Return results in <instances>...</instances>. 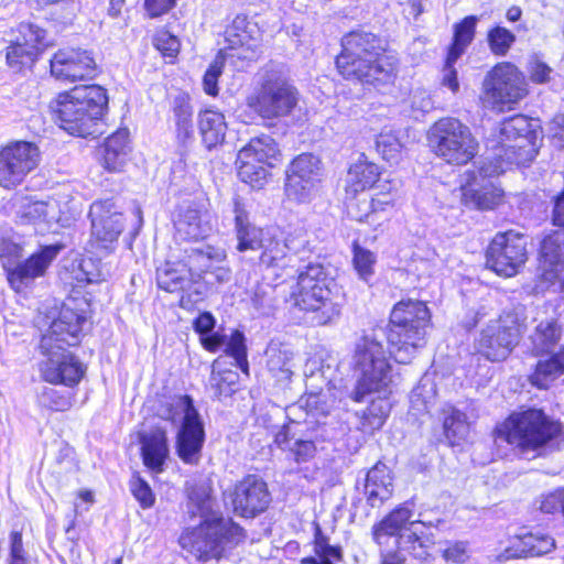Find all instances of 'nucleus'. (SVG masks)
<instances>
[{
    "mask_svg": "<svg viewBox=\"0 0 564 564\" xmlns=\"http://www.w3.org/2000/svg\"><path fill=\"white\" fill-rule=\"evenodd\" d=\"M85 322L83 315L64 307L48 332L42 336L40 348L46 359L40 364V373L44 381L66 387L79 383L86 369L64 345L75 346L79 343Z\"/></svg>",
    "mask_w": 564,
    "mask_h": 564,
    "instance_id": "f257e3e1",
    "label": "nucleus"
},
{
    "mask_svg": "<svg viewBox=\"0 0 564 564\" xmlns=\"http://www.w3.org/2000/svg\"><path fill=\"white\" fill-rule=\"evenodd\" d=\"M341 46L336 66L344 78L373 86L390 84L395 78V58L384 53L375 34L350 32L343 37Z\"/></svg>",
    "mask_w": 564,
    "mask_h": 564,
    "instance_id": "f03ea898",
    "label": "nucleus"
},
{
    "mask_svg": "<svg viewBox=\"0 0 564 564\" xmlns=\"http://www.w3.org/2000/svg\"><path fill=\"white\" fill-rule=\"evenodd\" d=\"M107 109V90L99 85L76 86L56 99L61 128L82 138L101 133Z\"/></svg>",
    "mask_w": 564,
    "mask_h": 564,
    "instance_id": "7ed1b4c3",
    "label": "nucleus"
},
{
    "mask_svg": "<svg viewBox=\"0 0 564 564\" xmlns=\"http://www.w3.org/2000/svg\"><path fill=\"white\" fill-rule=\"evenodd\" d=\"M430 322L431 313L423 301L406 299L393 306L387 339L397 362H411L416 351L425 346Z\"/></svg>",
    "mask_w": 564,
    "mask_h": 564,
    "instance_id": "20e7f679",
    "label": "nucleus"
},
{
    "mask_svg": "<svg viewBox=\"0 0 564 564\" xmlns=\"http://www.w3.org/2000/svg\"><path fill=\"white\" fill-rule=\"evenodd\" d=\"M336 283L328 278L319 263H310L300 271L297 283L292 292L294 304L306 312L314 325H326L340 314L339 294L334 292Z\"/></svg>",
    "mask_w": 564,
    "mask_h": 564,
    "instance_id": "39448f33",
    "label": "nucleus"
},
{
    "mask_svg": "<svg viewBox=\"0 0 564 564\" xmlns=\"http://www.w3.org/2000/svg\"><path fill=\"white\" fill-rule=\"evenodd\" d=\"M354 371L358 375L351 398L356 402L380 392L391 382V365L380 341L372 336H361L355 344L351 357Z\"/></svg>",
    "mask_w": 564,
    "mask_h": 564,
    "instance_id": "423d86ee",
    "label": "nucleus"
},
{
    "mask_svg": "<svg viewBox=\"0 0 564 564\" xmlns=\"http://www.w3.org/2000/svg\"><path fill=\"white\" fill-rule=\"evenodd\" d=\"M497 433L500 440L523 452L536 451L552 440L564 438L563 426L536 409L513 413Z\"/></svg>",
    "mask_w": 564,
    "mask_h": 564,
    "instance_id": "0eeeda50",
    "label": "nucleus"
},
{
    "mask_svg": "<svg viewBox=\"0 0 564 564\" xmlns=\"http://www.w3.org/2000/svg\"><path fill=\"white\" fill-rule=\"evenodd\" d=\"M158 415L166 421L182 425L176 435V453L186 464H197L204 444L205 432L199 415L188 395H174L166 400L158 410Z\"/></svg>",
    "mask_w": 564,
    "mask_h": 564,
    "instance_id": "6e6552de",
    "label": "nucleus"
},
{
    "mask_svg": "<svg viewBox=\"0 0 564 564\" xmlns=\"http://www.w3.org/2000/svg\"><path fill=\"white\" fill-rule=\"evenodd\" d=\"M429 142L435 155L452 165L467 164L479 150L470 128L453 117L442 118L430 128Z\"/></svg>",
    "mask_w": 564,
    "mask_h": 564,
    "instance_id": "1a4fd4ad",
    "label": "nucleus"
},
{
    "mask_svg": "<svg viewBox=\"0 0 564 564\" xmlns=\"http://www.w3.org/2000/svg\"><path fill=\"white\" fill-rule=\"evenodd\" d=\"M297 101L299 91L282 70L268 68L254 93L248 97L247 105L261 118L271 120L289 116Z\"/></svg>",
    "mask_w": 564,
    "mask_h": 564,
    "instance_id": "9d476101",
    "label": "nucleus"
},
{
    "mask_svg": "<svg viewBox=\"0 0 564 564\" xmlns=\"http://www.w3.org/2000/svg\"><path fill=\"white\" fill-rule=\"evenodd\" d=\"M525 316L521 308L512 307L490 319L481 329L477 349L491 361L505 360L518 346L525 329Z\"/></svg>",
    "mask_w": 564,
    "mask_h": 564,
    "instance_id": "9b49d317",
    "label": "nucleus"
},
{
    "mask_svg": "<svg viewBox=\"0 0 564 564\" xmlns=\"http://www.w3.org/2000/svg\"><path fill=\"white\" fill-rule=\"evenodd\" d=\"M311 253L306 232L303 230L290 234L284 239H279L271 231L259 256V264L265 268L281 270L295 269L300 271L301 262Z\"/></svg>",
    "mask_w": 564,
    "mask_h": 564,
    "instance_id": "f8f14e48",
    "label": "nucleus"
},
{
    "mask_svg": "<svg viewBox=\"0 0 564 564\" xmlns=\"http://www.w3.org/2000/svg\"><path fill=\"white\" fill-rule=\"evenodd\" d=\"M527 259V239L512 230L498 232L486 251V265L505 278L516 275Z\"/></svg>",
    "mask_w": 564,
    "mask_h": 564,
    "instance_id": "ddd939ff",
    "label": "nucleus"
},
{
    "mask_svg": "<svg viewBox=\"0 0 564 564\" xmlns=\"http://www.w3.org/2000/svg\"><path fill=\"white\" fill-rule=\"evenodd\" d=\"M41 161V152L35 143L15 141L0 150V186L13 189L23 183Z\"/></svg>",
    "mask_w": 564,
    "mask_h": 564,
    "instance_id": "4468645a",
    "label": "nucleus"
},
{
    "mask_svg": "<svg viewBox=\"0 0 564 564\" xmlns=\"http://www.w3.org/2000/svg\"><path fill=\"white\" fill-rule=\"evenodd\" d=\"M322 177L321 160L312 153L297 155L286 171L285 194L296 203H308L317 194Z\"/></svg>",
    "mask_w": 564,
    "mask_h": 564,
    "instance_id": "2eb2a0df",
    "label": "nucleus"
},
{
    "mask_svg": "<svg viewBox=\"0 0 564 564\" xmlns=\"http://www.w3.org/2000/svg\"><path fill=\"white\" fill-rule=\"evenodd\" d=\"M226 257L223 248L203 243L185 249L183 261L195 282L204 280L208 284H215L230 279V270L223 265Z\"/></svg>",
    "mask_w": 564,
    "mask_h": 564,
    "instance_id": "dca6fc26",
    "label": "nucleus"
},
{
    "mask_svg": "<svg viewBox=\"0 0 564 564\" xmlns=\"http://www.w3.org/2000/svg\"><path fill=\"white\" fill-rule=\"evenodd\" d=\"M96 70L97 63L93 52L82 47H62L50 59L51 75L61 82L74 83L90 79Z\"/></svg>",
    "mask_w": 564,
    "mask_h": 564,
    "instance_id": "f3484780",
    "label": "nucleus"
},
{
    "mask_svg": "<svg viewBox=\"0 0 564 564\" xmlns=\"http://www.w3.org/2000/svg\"><path fill=\"white\" fill-rule=\"evenodd\" d=\"M484 88L494 105L518 102L528 93L524 77L509 63L497 65L486 77Z\"/></svg>",
    "mask_w": 564,
    "mask_h": 564,
    "instance_id": "a211bd4d",
    "label": "nucleus"
},
{
    "mask_svg": "<svg viewBox=\"0 0 564 564\" xmlns=\"http://www.w3.org/2000/svg\"><path fill=\"white\" fill-rule=\"evenodd\" d=\"M295 421L284 424L274 436L276 446L289 460L297 465L311 462L317 453L319 435L316 430L304 429Z\"/></svg>",
    "mask_w": 564,
    "mask_h": 564,
    "instance_id": "6ab92c4d",
    "label": "nucleus"
},
{
    "mask_svg": "<svg viewBox=\"0 0 564 564\" xmlns=\"http://www.w3.org/2000/svg\"><path fill=\"white\" fill-rule=\"evenodd\" d=\"M234 512L243 518H254L271 503L268 485L257 475H248L235 485L230 494Z\"/></svg>",
    "mask_w": 564,
    "mask_h": 564,
    "instance_id": "aec40b11",
    "label": "nucleus"
},
{
    "mask_svg": "<svg viewBox=\"0 0 564 564\" xmlns=\"http://www.w3.org/2000/svg\"><path fill=\"white\" fill-rule=\"evenodd\" d=\"M91 235L98 246L109 249L123 230V216L111 199L97 200L89 209Z\"/></svg>",
    "mask_w": 564,
    "mask_h": 564,
    "instance_id": "412c9836",
    "label": "nucleus"
},
{
    "mask_svg": "<svg viewBox=\"0 0 564 564\" xmlns=\"http://www.w3.org/2000/svg\"><path fill=\"white\" fill-rule=\"evenodd\" d=\"M175 238L183 241H199L207 238L214 229L208 212L195 203L180 208L174 220Z\"/></svg>",
    "mask_w": 564,
    "mask_h": 564,
    "instance_id": "4be33fe9",
    "label": "nucleus"
},
{
    "mask_svg": "<svg viewBox=\"0 0 564 564\" xmlns=\"http://www.w3.org/2000/svg\"><path fill=\"white\" fill-rule=\"evenodd\" d=\"M542 279L551 284L564 285V229L544 237L541 243Z\"/></svg>",
    "mask_w": 564,
    "mask_h": 564,
    "instance_id": "5701e85b",
    "label": "nucleus"
},
{
    "mask_svg": "<svg viewBox=\"0 0 564 564\" xmlns=\"http://www.w3.org/2000/svg\"><path fill=\"white\" fill-rule=\"evenodd\" d=\"M57 251L58 250L54 247H46L41 252L31 256L26 261L17 264L14 268L8 267L4 262L3 268L7 271L10 285L19 292L34 279L43 275L50 263L56 257Z\"/></svg>",
    "mask_w": 564,
    "mask_h": 564,
    "instance_id": "b1692460",
    "label": "nucleus"
},
{
    "mask_svg": "<svg viewBox=\"0 0 564 564\" xmlns=\"http://www.w3.org/2000/svg\"><path fill=\"white\" fill-rule=\"evenodd\" d=\"M556 547L555 539L542 531H525L514 535L506 549L507 557L542 556Z\"/></svg>",
    "mask_w": 564,
    "mask_h": 564,
    "instance_id": "393cba45",
    "label": "nucleus"
},
{
    "mask_svg": "<svg viewBox=\"0 0 564 564\" xmlns=\"http://www.w3.org/2000/svg\"><path fill=\"white\" fill-rule=\"evenodd\" d=\"M181 543L184 547L188 546L198 558L218 557L223 553L221 539L216 534L213 519L182 535Z\"/></svg>",
    "mask_w": 564,
    "mask_h": 564,
    "instance_id": "a878e982",
    "label": "nucleus"
},
{
    "mask_svg": "<svg viewBox=\"0 0 564 564\" xmlns=\"http://www.w3.org/2000/svg\"><path fill=\"white\" fill-rule=\"evenodd\" d=\"M143 464L154 473H161L170 455L166 431L153 427L140 434Z\"/></svg>",
    "mask_w": 564,
    "mask_h": 564,
    "instance_id": "bb28decb",
    "label": "nucleus"
},
{
    "mask_svg": "<svg viewBox=\"0 0 564 564\" xmlns=\"http://www.w3.org/2000/svg\"><path fill=\"white\" fill-rule=\"evenodd\" d=\"M234 213L238 241L237 250L239 252L261 250L272 230L251 225L239 199L234 202Z\"/></svg>",
    "mask_w": 564,
    "mask_h": 564,
    "instance_id": "cd10ccee",
    "label": "nucleus"
},
{
    "mask_svg": "<svg viewBox=\"0 0 564 564\" xmlns=\"http://www.w3.org/2000/svg\"><path fill=\"white\" fill-rule=\"evenodd\" d=\"M393 482L387 465L378 462L368 473L365 484L367 502L372 508H379L392 497Z\"/></svg>",
    "mask_w": 564,
    "mask_h": 564,
    "instance_id": "c85d7f7f",
    "label": "nucleus"
},
{
    "mask_svg": "<svg viewBox=\"0 0 564 564\" xmlns=\"http://www.w3.org/2000/svg\"><path fill=\"white\" fill-rule=\"evenodd\" d=\"M18 215L22 221L33 223L41 227V230L48 229L53 224L59 221L61 209L56 199L28 200L23 203Z\"/></svg>",
    "mask_w": 564,
    "mask_h": 564,
    "instance_id": "c756f323",
    "label": "nucleus"
},
{
    "mask_svg": "<svg viewBox=\"0 0 564 564\" xmlns=\"http://www.w3.org/2000/svg\"><path fill=\"white\" fill-rule=\"evenodd\" d=\"M100 162L109 172H119L128 160L129 133L126 129L109 135L100 149Z\"/></svg>",
    "mask_w": 564,
    "mask_h": 564,
    "instance_id": "7c9ffc66",
    "label": "nucleus"
},
{
    "mask_svg": "<svg viewBox=\"0 0 564 564\" xmlns=\"http://www.w3.org/2000/svg\"><path fill=\"white\" fill-rule=\"evenodd\" d=\"M416 521L411 522L412 528L400 534L399 547L402 551L409 552L413 557L425 561L430 557V549L435 544L433 534L424 533L414 527ZM423 527H432L433 522L426 523L423 520H419Z\"/></svg>",
    "mask_w": 564,
    "mask_h": 564,
    "instance_id": "2f4dec72",
    "label": "nucleus"
},
{
    "mask_svg": "<svg viewBox=\"0 0 564 564\" xmlns=\"http://www.w3.org/2000/svg\"><path fill=\"white\" fill-rule=\"evenodd\" d=\"M156 283L160 289L174 293L189 291L193 283L196 282L192 279L189 270L183 261V263L166 262L159 268L156 270Z\"/></svg>",
    "mask_w": 564,
    "mask_h": 564,
    "instance_id": "473e14b6",
    "label": "nucleus"
},
{
    "mask_svg": "<svg viewBox=\"0 0 564 564\" xmlns=\"http://www.w3.org/2000/svg\"><path fill=\"white\" fill-rule=\"evenodd\" d=\"M563 337V326L556 318H545L538 323L530 341L535 355L553 351Z\"/></svg>",
    "mask_w": 564,
    "mask_h": 564,
    "instance_id": "72a5a7b5",
    "label": "nucleus"
},
{
    "mask_svg": "<svg viewBox=\"0 0 564 564\" xmlns=\"http://www.w3.org/2000/svg\"><path fill=\"white\" fill-rule=\"evenodd\" d=\"M198 129L205 147L213 149L225 140L227 131L225 116L215 109H205L198 115Z\"/></svg>",
    "mask_w": 564,
    "mask_h": 564,
    "instance_id": "f704fd0d",
    "label": "nucleus"
},
{
    "mask_svg": "<svg viewBox=\"0 0 564 564\" xmlns=\"http://www.w3.org/2000/svg\"><path fill=\"white\" fill-rule=\"evenodd\" d=\"M264 355L268 370L278 381L291 379L293 373V352L286 345L271 340Z\"/></svg>",
    "mask_w": 564,
    "mask_h": 564,
    "instance_id": "c9c22d12",
    "label": "nucleus"
},
{
    "mask_svg": "<svg viewBox=\"0 0 564 564\" xmlns=\"http://www.w3.org/2000/svg\"><path fill=\"white\" fill-rule=\"evenodd\" d=\"M239 151L242 153V159L251 158L265 166H274L281 155L275 140L267 134L252 138Z\"/></svg>",
    "mask_w": 564,
    "mask_h": 564,
    "instance_id": "e433bc0d",
    "label": "nucleus"
},
{
    "mask_svg": "<svg viewBox=\"0 0 564 564\" xmlns=\"http://www.w3.org/2000/svg\"><path fill=\"white\" fill-rule=\"evenodd\" d=\"M378 177L379 169L375 163L358 161L348 171L347 194H362L378 181Z\"/></svg>",
    "mask_w": 564,
    "mask_h": 564,
    "instance_id": "4c0bfd02",
    "label": "nucleus"
},
{
    "mask_svg": "<svg viewBox=\"0 0 564 564\" xmlns=\"http://www.w3.org/2000/svg\"><path fill=\"white\" fill-rule=\"evenodd\" d=\"M464 202L467 206L481 210L494 209L502 200V191L491 182L479 188L470 184L464 188Z\"/></svg>",
    "mask_w": 564,
    "mask_h": 564,
    "instance_id": "58836bf2",
    "label": "nucleus"
},
{
    "mask_svg": "<svg viewBox=\"0 0 564 564\" xmlns=\"http://www.w3.org/2000/svg\"><path fill=\"white\" fill-rule=\"evenodd\" d=\"M564 375V346L558 354L536 364L531 382L539 388H547L551 382ZM564 382V378H563Z\"/></svg>",
    "mask_w": 564,
    "mask_h": 564,
    "instance_id": "ea45409f",
    "label": "nucleus"
},
{
    "mask_svg": "<svg viewBox=\"0 0 564 564\" xmlns=\"http://www.w3.org/2000/svg\"><path fill=\"white\" fill-rule=\"evenodd\" d=\"M313 551V555L301 560L302 564H334L343 557L341 549L329 544L328 538L323 534L318 525L314 535Z\"/></svg>",
    "mask_w": 564,
    "mask_h": 564,
    "instance_id": "a19ab883",
    "label": "nucleus"
},
{
    "mask_svg": "<svg viewBox=\"0 0 564 564\" xmlns=\"http://www.w3.org/2000/svg\"><path fill=\"white\" fill-rule=\"evenodd\" d=\"M443 429L446 438L451 443L465 440L470 430V423L467 415L454 406H447L443 410Z\"/></svg>",
    "mask_w": 564,
    "mask_h": 564,
    "instance_id": "79ce46f5",
    "label": "nucleus"
},
{
    "mask_svg": "<svg viewBox=\"0 0 564 564\" xmlns=\"http://www.w3.org/2000/svg\"><path fill=\"white\" fill-rule=\"evenodd\" d=\"M532 127L530 120L522 115H517L503 120L500 124L499 148L502 143H518L521 138L532 139Z\"/></svg>",
    "mask_w": 564,
    "mask_h": 564,
    "instance_id": "37998d69",
    "label": "nucleus"
},
{
    "mask_svg": "<svg viewBox=\"0 0 564 564\" xmlns=\"http://www.w3.org/2000/svg\"><path fill=\"white\" fill-rule=\"evenodd\" d=\"M477 18L466 17L460 23L455 25L454 42L448 51V64L455 63L471 43L475 35Z\"/></svg>",
    "mask_w": 564,
    "mask_h": 564,
    "instance_id": "c03bdc74",
    "label": "nucleus"
},
{
    "mask_svg": "<svg viewBox=\"0 0 564 564\" xmlns=\"http://www.w3.org/2000/svg\"><path fill=\"white\" fill-rule=\"evenodd\" d=\"M507 164L527 165L538 153L532 139L521 138L518 143H502L500 149Z\"/></svg>",
    "mask_w": 564,
    "mask_h": 564,
    "instance_id": "a18cd8bd",
    "label": "nucleus"
},
{
    "mask_svg": "<svg viewBox=\"0 0 564 564\" xmlns=\"http://www.w3.org/2000/svg\"><path fill=\"white\" fill-rule=\"evenodd\" d=\"M389 200H380L370 197L362 193L359 196H355L347 202L348 215L357 221H368L369 217L376 213L379 208L382 209V205H388Z\"/></svg>",
    "mask_w": 564,
    "mask_h": 564,
    "instance_id": "49530a36",
    "label": "nucleus"
},
{
    "mask_svg": "<svg viewBox=\"0 0 564 564\" xmlns=\"http://www.w3.org/2000/svg\"><path fill=\"white\" fill-rule=\"evenodd\" d=\"M411 518L412 511L409 508L401 507L395 509L373 528V539L380 543L382 535L397 534Z\"/></svg>",
    "mask_w": 564,
    "mask_h": 564,
    "instance_id": "de8ad7c7",
    "label": "nucleus"
},
{
    "mask_svg": "<svg viewBox=\"0 0 564 564\" xmlns=\"http://www.w3.org/2000/svg\"><path fill=\"white\" fill-rule=\"evenodd\" d=\"M238 176L247 184L253 187L262 186L263 181L268 176L267 166L262 163L249 159H242V153L239 151L236 160Z\"/></svg>",
    "mask_w": 564,
    "mask_h": 564,
    "instance_id": "09e8293b",
    "label": "nucleus"
},
{
    "mask_svg": "<svg viewBox=\"0 0 564 564\" xmlns=\"http://www.w3.org/2000/svg\"><path fill=\"white\" fill-rule=\"evenodd\" d=\"M391 410V404L386 398H377L370 401L362 417V426L365 430L375 431L379 430Z\"/></svg>",
    "mask_w": 564,
    "mask_h": 564,
    "instance_id": "8fccbe9b",
    "label": "nucleus"
},
{
    "mask_svg": "<svg viewBox=\"0 0 564 564\" xmlns=\"http://www.w3.org/2000/svg\"><path fill=\"white\" fill-rule=\"evenodd\" d=\"M37 51L33 47H26L17 40L7 47V63L8 65L17 70H20L24 66L32 65L37 58Z\"/></svg>",
    "mask_w": 564,
    "mask_h": 564,
    "instance_id": "3c124183",
    "label": "nucleus"
},
{
    "mask_svg": "<svg viewBox=\"0 0 564 564\" xmlns=\"http://www.w3.org/2000/svg\"><path fill=\"white\" fill-rule=\"evenodd\" d=\"M17 41L26 47H33L37 55L47 46L45 42L46 31L32 23H21L18 28Z\"/></svg>",
    "mask_w": 564,
    "mask_h": 564,
    "instance_id": "603ef678",
    "label": "nucleus"
},
{
    "mask_svg": "<svg viewBox=\"0 0 564 564\" xmlns=\"http://www.w3.org/2000/svg\"><path fill=\"white\" fill-rule=\"evenodd\" d=\"M377 151L388 162H397L401 154L402 144L392 131L383 130L376 140Z\"/></svg>",
    "mask_w": 564,
    "mask_h": 564,
    "instance_id": "864d4df0",
    "label": "nucleus"
},
{
    "mask_svg": "<svg viewBox=\"0 0 564 564\" xmlns=\"http://www.w3.org/2000/svg\"><path fill=\"white\" fill-rule=\"evenodd\" d=\"M213 521L216 534L221 539L223 549L225 544H238L245 539L243 529L231 519L214 518Z\"/></svg>",
    "mask_w": 564,
    "mask_h": 564,
    "instance_id": "5fc2aeb1",
    "label": "nucleus"
},
{
    "mask_svg": "<svg viewBox=\"0 0 564 564\" xmlns=\"http://www.w3.org/2000/svg\"><path fill=\"white\" fill-rule=\"evenodd\" d=\"M246 338L239 330H235L226 345V355L232 357L236 366L245 373H248L249 365L247 360Z\"/></svg>",
    "mask_w": 564,
    "mask_h": 564,
    "instance_id": "6e6d98bb",
    "label": "nucleus"
},
{
    "mask_svg": "<svg viewBox=\"0 0 564 564\" xmlns=\"http://www.w3.org/2000/svg\"><path fill=\"white\" fill-rule=\"evenodd\" d=\"M516 41V35L502 26H496L488 33V43L495 55L503 56Z\"/></svg>",
    "mask_w": 564,
    "mask_h": 564,
    "instance_id": "4d7b16f0",
    "label": "nucleus"
},
{
    "mask_svg": "<svg viewBox=\"0 0 564 564\" xmlns=\"http://www.w3.org/2000/svg\"><path fill=\"white\" fill-rule=\"evenodd\" d=\"M409 106L412 116L419 119L434 108V100L426 89L417 87L410 93Z\"/></svg>",
    "mask_w": 564,
    "mask_h": 564,
    "instance_id": "13d9d810",
    "label": "nucleus"
},
{
    "mask_svg": "<svg viewBox=\"0 0 564 564\" xmlns=\"http://www.w3.org/2000/svg\"><path fill=\"white\" fill-rule=\"evenodd\" d=\"M352 262L359 278L367 282L373 274V265L376 263L375 254L356 245L354 247Z\"/></svg>",
    "mask_w": 564,
    "mask_h": 564,
    "instance_id": "bf43d9fd",
    "label": "nucleus"
},
{
    "mask_svg": "<svg viewBox=\"0 0 564 564\" xmlns=\"http://www.w3.org/2000/svg\"><path fill=\"white\" fill-rule=\"evenodd\" d=\"M442 557L447 563L465 564L470 557V550L466 541L446 542L442 550Z\"/></svg>",
    "mask_w": 564,
    "mask_h": 564,
    "instance_id": "052dcab7",
    "label": "nucleus"
},
{
    "mask_svg": "<svg viewBox=\"0 0 564 564\" xmlns=\"http://www.w3.org/2000/svg\"><path fill=\"white\" fill-rule=\"evenodd\" d=\"M507 165L500 149H497L494 156H486L480 162L478 174L481 178H491L503 173Z\"/></svg>",
    "mask_w": 564,
    "mask_h": 564,
    "instance_id": "680f3d73",
    "label": "nucleus"
},
{
    "mask_svg": "<svg viewBox=\"0 0 564 564\" xmlns=\"http://www.w3.org/2000/svg\"><path fill=\"white\" fill-rule=\"evenodd\" d=\"M130 490L142 508H150L154 503V495L149 484L139 475H133L130 480Z\"/></svg>",
    "mask_w": 564,
    "mask_h": 564,
    "instance_id": "e2e57ef3",
    "label": "nucleus"
},
{
    "mask_svg": "<svg viewBox=\"0 0 564 564\" xmlns=\"http://www.w3.org/2000/svg\"><path fill=\"white\" fill-rule=\"evenodd\" d=\"M154 46L164 55L175 57L180 51V41L166 30L156 32L153 39Z\"/></svg>",
    "mask_w": 564,
    "mask_h": 564,
    "instance_id": "0e129e2a",
    "label": "nucleus"
},
{
    "mask_svg": "<svg viewBox=\"0 0 564 564\" xmlns=\"http://www.w3.org/2000/svg\"><path fill=\"white\" fill-rule=\"evenodd\" d=\"M174 115L178 128L187 132L192 126L193 110L189 102L184 97L175 99Z\"/></svg>",
    "mask_w": 564,
    "mask_h": 564,
    "instance_id": "69168bd1",
    "label": "nucleus"
},
{
    "mask_svg": "<svg viewBox=\"0 0 564 564\" xmlns=\"http://www.w3.org/2000/svg\"><path fill=\"white\" fill-rule=\"evenodd\" d=\"M540 509L544 513H555L561 511L564 516V489L542 496Z\"/></svg>",
    "mask_w": 564,
    "mask_h": 564,
    "instance_id": "338daca9",
    "label": "nucleus"
},
{
    "mask_svg": "<svg viewBox=\"0 0 564 564\" xmlns=\"http://www.w3.org/2000/svg\"><path fill=\"white\" fill-rule=\"evenodd\" d=\"M223 61L216 58L206 70L203 78V86L206 94L216 96L218 94V78L221 74Z\"/></svg>",
    "mask_w": 564,
    "mask_h": 564,
    "instance_id": "774afa93",
    "label": "nucleus"
}]
</instances>
